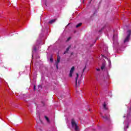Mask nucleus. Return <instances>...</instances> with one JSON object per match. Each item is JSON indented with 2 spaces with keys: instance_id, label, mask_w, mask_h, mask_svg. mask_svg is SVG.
<instances>
[{
  "instance_id": "obj_1",
  "label": "nucleus",
  "mask_w": 131,
  "mask_h": 131,
  "mask_svg": "<svg viewBox=\"0 0 131 131\" xmlns=\"http://www.w3.org/2000/svg\"><path fill=\"white\" fill-rule=\"evenodd\" d=\"M72 127L74 128L75 131H79V129H78V126L77 125V124H76V122H75V120L74 119H72L71 121Z\"/></svg>"
},
{
  "instance_id": "obj_2",
  "label": "nucleus",
  "mask_w": 131,
  "mask_h": 131,
  "mask_svg": "<svg viewBox=\"0 0 131 131\" xmlns=\"http://www.w3.org/2000/svg\"><path fill=\"white\" fill-rule=\"evenodd\" d=\"M127 35L124 40V42H127V41H129V36L131 35V30L127 31Z\"/></svg>"
},
{
  "instance_id": "obj_3",
  "label": "nucleus",
  "mask_w": 131,
  "mask_h": 131,
  "mask_svg": "<svg viewBox=\"0 0 131 131\" xmlns=\"http://www.w3.org/2000/svg\"><path fill=\"white\" fill-rule=\"evenodd\" d=\"M60 60H61V58H60V56H59V55H58L57 61L55 63V66L56 67L57 69H59V67L58 66V64L60 63Z\"/></svg>"
},
{
  "instance_id": "obj_4",
  "label": "nucleus",
  "mask_w": 131,
  "mask_h": 131,
  "mask_svg": "<svg viewBox=\"0 0 131 131\" xmlns=\"http://www.w3.org/2000/svg\"><path fill=\"white\" fill-rule=\"evenodd\" d=\"M77 77L76 78V86H79V84H80L81 81H78L77 82V78L78 77V74H76Z\"/></svg>"
},
{
  "instance_id": "obj_5",
  "label": "nucleus",
  "mask_w": 131,
  "mask_h": 131,
  "mask_svg": "<svg viewBox=\"0 0 131 131\" xmlns=\"http://www.w3.org/2000/svg\"><path fill=\"white\" fill-rule=\"evenodd\" d=\"M74 67H73L71 69V70L70 71V74L69 76L70 77H72V74H73V72H74Z\"/></svg>"
},
{
  "instance_id": "obj_6",
  "label": "nucleus",
  "mask_w": 131,
  "mask_h": 131,
  "mask_svg": "<svg viewBox=\"0 0 131 131\" xmlns=\"http://www.w3.org/2000/svg\"><path fill=\"white\" fill-rule=\"evenodd\" d=\"M114 43L117 42V35L116 34H114L113 37Z\"/></svg>"
},
{
  "instance_id": "obj_7",
  "label": "nucleus",
  "mask_w": 131,
  "mask_h": 131,
  "mask_svg": "<svg viewBox=\"0 0 131 131\" xmlns=\"http://www.w3.org/2000/svg\"><path fill=\"white\" fill-rule=\"evenodd\" d=\"M101 115L102 117H103V119H104V120H108L109 119V115L106 116V115H105V117L102 116V114H101Z\"/></svg>"
},
{
  "instance_id": "obj_8",
  "label": "nucleus",
  "mask_w": 131,
  "mask_h": 131,
  "mask_svg": "<svg viewBox=\"0 0 131 131\" xmlns=\"http://www.w3.org/2000/svg\"><path fill=\"white\" fill-rule=\"evenodd\" d=\"M56 21V19H52L51 20H50L49 23L50 24H53V23H55V21Z\"/></svg>"
},
{
  "instance_id": "obj_9",
  "label": "nucleus",
  "mask_w": 131,
  "mask_h": 131,
  "mask_svg": "<svg viewBox=\"0 0 131 131\" xmlns=\"http://www.w3.org/2000/svg\"><path fill=\"white\" fill-rule=\"evenodd\" d=\"M70 48H71V47L69 46V47L67 49V51L64 52V54H66V53H67V52H68V51H69V49H70Z\"/></svg>"
},
{
  "instance_id": "obj_10",
  "label": "nucleus",
  "mask_w": 131,
  "mask_h": 131,
  "mask_svg": "<svg viewBox=\"0 0 131 131\" xmlns=\"http://www.w3.org/2000/svg\"><path fill=\"white\" fill-rule=\"evenodd\" d=\"M45 119H46L47 122H50V119H49V118H48V117L45 116Z\"/></svg>"
},
{
  "instance_id": "obj_11",
  "label": "nucleus",
  "mask_w": 131,
  "mask_h": 131,
  "mask_svg": "<svg viewBox=\"0 0 131 131\" xmlns=\"http://www.w3.org/2000/svg\"><path fill=\"white\" fill-rule=\"evenodd\" d=\"M36 51V47L34 46L33 48V52H35Z\"/></svg>"
},
{
  "instance_id": "obj_12",
  "label": "nucleus",
  "mask_w": 131,
  "mask_h": 131,
  "mask_svg": "<svg viewBox=\"0 0 131 131\" xmlns=\"http://www.w3.org/2000/svg\"><path fill=\"white\" fill-rule=\"evenodd\" d=\"M103 107H104V109H105V110H107V107L106 106V103H104L103 104Z\"/></svg>"
},
{
  "instance_id": "obj_13",
  "label": "nucleus",
  "mask_w": 131,
  "mask_h": 131,
  "mask_svg": "<svg viewBox=\"0 0 131 131\" xmlns=\"http://www.w3.org/2000/svg\"><path fill=\"white\" fill-rule=\"evenodd\" d=\"M80 26H81V23L78 24L76 26V27L77 28L78 27H80Z\"/></svg>"
},
{
  "instance_id": "obj_14",
  "label": "nucleus",
  "mask_w": 131,
  "mask_h": 131,
  "mask_svg": "<svg viewBox=\"0 0 131 131\" xmlns=\"http://www.w3.org/2000/svg\"><path fill=\"white\" fill-rule=\"evenodd\" d=\"M105 69V64H103L102 66L101 67L102 70H104Z\"/></svg>"
},
{
  "instance_id": "obj_15",
  "label": "nucleus",
  "mask_w": 131,
  "mask_h": 131,
  "mask_svg": "<svg viewBox=\"0 0 131 131\" xmlns=\"http://www.w3.org/2000/svg\"><path fill=\"white\" fill-rule=\"evenodd\" d=\"M107 60L108 61L109 64L111 65V61L110 60V59L107 58Z\"/></svg>"
},
{
  "instance_id": "obj_16",
  "label": "nucleus",
  "mask_w": 131,
  "mask_h": 131,
  "mask_svg": "<svg viewBox=\"0 0 131 131\" xmlns=\"http://www.w3.org/2000/svg\"><path fill=\"white\" fill-rule=\"evenodd\" d=\"M126 128H128V125H125L124 129H126Z\"/></svg>"
},
{
  "instance_id": "obj_17",
  "label": "nucleus",
  "mask_w": 131,
  "mask_h": 131,
  "mask_svg": "<svg viewBox=\"0 0 131 131\" xmlns=\"http://www.w3.org/2000/svg\"><path fill=\"white\" fill-rule=\"evenodd\" d=\"M50 61H51V62H53V58H50Z\"/></svg>"
},
{
  "instance_id": "obj_18",
  "label": "nucleus",
  "mask_w": 131,
  "mask_h": 131,
  "mask_svg": "<svg viewBox=\"0 0 131 131\" xmlns=\"http://www.w3.org/2000/svg\"><path fill=\"white\" fill-rule=\"evenodd\" d=\"M71 37H69L67 39V41H69V40H70Z\"/></svg>"
},
{
  "instance_id": "obj_19",
  "label": "nucleus",
  "mask_w": 131,
  "mask_h": 131,
  "mask_svg": "<svg viewBox=\"0 0 131 131\" xmlns=\"http://www.w3.org/2000/svg\"><path fill=\"white\" fill-rule=\"evenodd\" d=\"M34 91H35V85H34Z\"/></svg>"
},
{
  "instance_id": "obj_20",
  "label": "nucleus",
  "mask_w": 131,
  "mask_h": 131,
  "mask_svg": "<svg viewBox=\"0 0 131 131\" xmlns=\"http://www.w3.org/2000/svg\"><path fill=\"white\" fill-rule=\"evenodd\" d=\"M97 71H100V69H97Z\"/></svg>"
},
{
  "instance_id": "obj_21",
  "label": "nucleus",
  "mask_w": 131,
  "mask_h": 131,
  "mask_svg": "<svg viewBox=\"0 0 131 131\" xmlns=\"http://www.w3.org/2000/svg\"><path fill=\"white\" fill-rule=\"evenodd\" d=\"M108 50V48H106L105 51H107Z\"/></svg>"
},
{
  "instance_id": "obj_22",
  "label": "nucleus",
  "mask_w": 131,
  "mask_h": 131,
  "mask_svg": "<svg viewBox=\"0 0 131 131\" xmlns=\"http://www.w3.org/2000/svg\"><path fill=\"white\" fill-rule=\"evenodd\" d=\"M127 117H128V116H127Z\"/></svg>"
}]
</instances>
